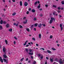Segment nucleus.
<instances>
[{
  "mask_svg": "<svg viewBox=\"0 0 64 64\" xmlns=\"http://www.w3.org/2000/svg\"><path fill=\"white\" fill-rule=\"evenodd\" d=\"M51 20H50V24H51L52 23V21H53V20L54 21H55V19L54 18H53L52 17L51 18Z\"/></svg>",
  "mask_w": 64,
  "mask_h": 64,
  "instance_id": "nucleus-1",
  "label": "nucleus"
},
{
  "mask_svg": "<svg viewBox=\"0 0 64 64\" xmlns=\"http://www.w3.org/2000/svg\"><path fill=\"white\" fill-rule=\"evenodd\" d=\"M59 63L60 64H63V63H64V60H63V61H62V59H60L59 60Z\"/></svg>",
  "mask_w": 64,
  "mask_h": 64,
  "instance_id": "nucleus-2",
  "label": "nucleus"
},
{
  "mask_svg": "<svg viewBox=\"0 0 64 64\" xmlns=\"http://www.w3.org/2000/svg\"><path fill=\"white\" fill-rule=\"evenodd\" d=\"M3 52H4V54H6V48L5 47H4L3 48Z\"/></svg>",
  "mask_w": 64,
  "mask_h": 64,
  "instance_id": "nucleus-3",
  "label": "nucleus"
},
{
  "mask_svg": "<svg viewBox=\"0 0 64 64\" xmlns=\"http://www.w3.org/2000/svg\"><path fill=\"white\" fill-rule=\"evenodd\" d=\"M56 11H54V12L53 13V14L54 15L56 16H57V15H58V14H56Z\"/></svg>",
  "mask_w": 64,
  "mask_h": 64,
  "instance_id": "nucleus-4",
  "label": "nucleus"
},
{
  "mask_svg": "<svg viewBox=\"0 0 64 64\" xmlns=\"http://www.w3.org/2000/svg\"><path fill=\"white\" fill-rule=\"evenodd\" d=\"M3 59L4 60V62H6V63H7V64L8 63V61L7 60L4 58H3Z\"/></svg>",
  "mask_w": 64,
  "mask_h": 64,
  "instance_id": "nucleus-5",
  "label": "nucleus"
},
{
  "mask_svg": "<svg viewBox=\"0 0 64 64\" xmlns=\"http://www.w3.org/2000/svg\"><path fill=\"white\" fill-rule=\"evenodd\" d=\"M3 57L4 58H7L8 57L6 54H4L3 55Z\"/></svg>",
  "mask_w": 64,
  "mask_h": 64,
  "instance_id": "nucleus-6",
  "label": "nucleus"
},
{
  "mask_svg": "<svg viewBox=\"0 0 64 64\" xmlns=\"http://www.w3.org/2000/svg\"><path fill=\"white\" fill-rule=\"evenodd\" d=\"M0 62H1L2 63H3V59L1 58V56H0Z\"/></svg>",
  "mask_w": 64,
  "mask_h": 64,
  "instance_id": "nucleus-7",
  "label": "nucleus"
},
{
  "mask_svg": "<svg viewBox=\"0 0 64 64\" xmlns=\"http://www.w3.org/2000/svg\"><path fill=\"white\" fill-rule=\"evenodd\" d=\"M24 5L25 6H27L28 5V3L27 2H25L24 3Z\"/></svg>",
  "mask_w": 64,
  "mask_h": 64,
  "instance_id": "nucleus-8",
  "label": "nucleus"
},
{
  "mask_svg": "<svg viewBox=\"0 0 64 64\" xmlns=\"http://www.w3.org/2000/svg\"><path fill=\"white\" fill-rule=\"evenodd\" d=\"M41 26H42V24H39L38 25V26L39 28H41Z\"/></svg>",
  "mask_w": 64,
  "mask_h": 64,
  "instance_id": "nucleus-9",
  "label": "nucleus"
},
{
  "mask_svg": "<svg viewBox=\"0 0 64 64\" xmlns=\"http://www.w3.org/2000/svg\"><path fill=\"white\" fill-rule=\"evenodd\" d=\"M20 6H22V1H20Z\"/></svg>",
  "mask_w": 64,
  "mask_h": 64,
  "instance_id": "nucleus-10",
  "label": "nucleus"
},
{
  "mask_svg": "<svg viewBox=\"0 0 64 64\" xmlns=\"http://www.w3.org/2000/svg\"><path fill=\"white\" fill-rule=\"evenodd\" d=\"M27 21H28V20H26V21L24 22L23 23L24 24H26L27 23Z\"/></svg>",
  "mask_w": 64,
  "mask_h": 64,
  "instance_id": "nucleus-11",
  "label": "nucleus"
},
{
  "mask_svg": "<svg viewBox=\"0 0 64 64\" xmlns=\"http://www.w3.org/2000/svg\"><path fill=\"white\" fill-rule=\"evenodd\" d=\"M47 52L48 53L50 54L51 53V52L49 50H47Z\"/></svg>",
  "mask_w": 64,
  "mask_h": 64,
  "instance_id": "nucleus-12",
  "label": "nucleus"
},
{
  "mask_svg": "<svg viewBox=\"0 0 64 64\" xmlns=\"http://www.w3.org/2000/svg\"><path fill=\"white\" fill-rule=\"evenodd\" d=\"M39 37L40 38V39H41V34H40L39 35Z\"/></svg>",
  "mask_w": 64,
  "mask_h": 64,
  "instance_id": "nucleus-13",
  "label": "nucleus"
},
{
  "mask_svg": "<svg viewBox=\"0 0 64 64\" xmlns=\"http://www.w3.org/2000/svg\"><path fill=\"white\" fill-rule=\"evenodd\" d=\"M29 54V55H33V53L32 52V53H30V52H29L28 53Z\"/></svg>",
  "mask_w": 64,
  "mask_h": 64,
  "instance_id": "nucleus-14",
  "label": "nucleus"
},
{
  "mask_svg": "<svg viewBox=\"0 0 64 64\" xmlns=\"http://www.w3.org/2000/svg\"><path fill=\"white\" fill-rule=\"evenodd\" d=\"M50 61L52 62H53V59H52L51 58H50Z\"/></svg>",
  "mask_w": 64,
  "mask_h": 64,
  "instance_id": "nucleus-15",
  "label": "nucleus"
},
{
  "mask_svg": "<svg viewBox=\"0 0 64 64\" xmlns=\"http://www.w3.org/2000/svg\"><path fill=\"white\" fill-rule=\"evenodd\" d=\"M26 30L27 31H28V32H30V29H29V28H26Z\"/></svg>",
  "mask_w": 64,
  "mask_h": 64,
  "instance_id": "nucleus-16",
  "label": "nucleus"
},
{
  "mask_svg": "<svg viewBox=\"0 0 64 64\" xmlns=\"http://www.w3.org/2000/svg\"><path fill=\"white\" fill-rule=\"evenodd\" d=\"M28 42V41L27 40L25 42V44H24V45L25 46L26 45V44H27V43Z\"/></svg>",
  "mask_w": 64,
  "mask_h": 64,
  "instance_id": "nucleus-17",
  "label": "nucleus"
},
{
  "mask_svg": "<svg viewBox=\"0 0 64 64\" xmlns=\"http://www.w3.org/2000/svg\"><path fill=\"white\" fill-rule=\"evenodd\" d=\"M32 12H33V13H34V12H35V10L34 9L32 10Z\"/></svg>",
  "mask_w": 64,
  "mask_h": 64,
  "instance_id": "nucleus-18",
  "label": "nucleus"
},
{
  "mask_svg": "<svg viewBox=\"0 0 64 64\" xmlns=\"http://www.w3.org/2000/svg\"><path fill=\"white\" fill-rule=\"evenodd\" d=\"M9 24H7L6 25V27L7 28H8V27H9Z\"/></svg>",
  "mask_w": 64,
  "mask_h": 64,
  "instance_id": "nucleus-19",
  "label": "nucleus"
},
{
  "mask_svg": "<svg viewBox=\"0 0 64 64\" xmlns=\"http://www.w3.org/2000/svg\"><path fill=\"white\" fill-rule=\"evenodd\" d=\"M51 49L53 51H55V50H56V49H55V48H51Z\"/></svg>",
  "mask_w": 64,
  "mask_h": 64,
  "instance_id": "nucleus-20",
  "label": "nucleus"
},
{
  "mask_svg": "<svg viewBox=\"0 0 64 64\" xmlns=\"http://www.w3.org/2000/svg\"><path fill=\"white\" fill-rule=\"evenodd\" d=\"M12 28H10V29H9L8 30V31H10V32H11L12 31Z\"/></svg>",
  "mask_w": 64,
  "mask_h": 64,
  "instance_id": "nucleus-21",
  "label": "nucleus"
},
{
  "mask_svg": "<svg viewBox=\"0 0 64 64\" xmlns=\"http://www.w3.org/2000/svg\"><path fill=\"white\" fill-rule=\"evenodd\" d=\"M33 64H36V61L34 60L33 61Z\"/></svg>",
  "mask_w": 64,
  "mask_h": 64,
  "instance_id": "nucleus-22",
  "label": "nucleus"
},
{
  "mask_svg": "<svg viewBox=\"0 0 64 64\" xmlns=\"http://www.w3.org/2000/svg\"><path fill=\"white\" fill-rule=\"evenodd\" d=\"M40 4H39V5L38 6V9H39V8H40Z\"/></svg>",
  "mask_w": 64,
  "mask_h": 64,
  "instance_id": "nucleus-23",
  "label": "nucleus"
},
{
  "mask_svg": "<svg viewBox=\"0 0 64 64\" xmlns=\"http://www.w3.org/2000/svg\"><path fill=\"white\" fill-rule=\"evenodd\" d=\"M19 27H20V28H23V26L21 25H19Z\"/></svg>",
  "mask_w": 64,
  "mask_h": 64,
  "instance_id": "nucleus-24",
  "label": "nucleus"
},
{
  "mask_svg": "<svg viewBox=\"0 0 64 64\" xmlns=\"http://www.w3.org/2000/svg\"><path fill=\"white\" fill-rule=\"evenodd\" d=\"M2 29H3L2 26H0V30H2Z\"/></svg>",
  "mask_w": 64,
  "mask_h": 64,
  "instance_id": "nucleus-25",
  "label": "nucleus"
},
{
  "mask_svg": "<svg viewBox=\"0 0 64 64\" xmlns=\"http://www.w3.org/2000/svg\"><path fill=\"white\" fill-rule=\"evenodd\" d=\"M5 42L6 43V44H8V41L7 40H5Z\"/></svg>",
  "mask_w": 64,
  "mask_h": 64,
  "instance_id": "nucleus-26",
  "label": "nucleus"
},
{
  "mask_svg": "<svg viewBox=\"0 0 64 64\" xmlns=\"http://www.w3.org/2000/svg\"><path fill=\"white\" fill-rule=\"evenodd\" d=\"M37 26H38V24H34L35 27H36Z\"/></svg>",
  "mask_w": 64,
  "mask_h": 64,
  "instance_id": "nucleus-27",
  "label": "nucleus"
},
{
  "mask_svg": "<svg viewBox=\"0 0 64 64\" xmlns=\"http://www.w3.org/2000/svg\"><path fill=\"white\" fill-rule=\"evenodd\" d=\"M16 12L12 14V16H14V15H16Z\"/></svg>",
  "mask_w": 64,
  "mask_h": 64,
  "instance_id": "nucleus-28",
  "label": "nucleus"
},
{
  "mask_svg": "<svg viewBox=\"0 0 64 64\" xmlns=\"http://www.w3.org/2000/svg\"><path fill=\"white\" fill-rule=\"evenodd\" d=\"M62 5H64V1H62Z\"/></svg>",
  "mask_w": 64,
  "mask_h": 64,
  "instance_id": "nucleus-29",
  "label": "nucleus"
},
{
  "mask_svg": "<svg viewBox=\"0 0 64 64\" xmlns=\"http://www.w3.org/2000/svg\"><path fill=\"white\" fill-rule=\"evenodd\" d=\"M37 4V2H36L34 3V5H36Z\"/></svg>",
  "mask_w": 64,
  "mask_h": 64,
  "instance_id": "nucleus-30",
  "label": "nucleus"
},
{
  "mask_svg": "<svg viewBox=\"0 0 64 64\" xmlns=\"http://www.w3.org/2000/svg\"><path fill=\"white\" fill-rule=\"evenodd\" d=\"M0 24H2L3 23V20H1L0 21Z\"/></svg>",
  "mask_w": 64,
  "mask_h": 64,
  "instance_id": "nucleus-31",
  "label": "nucleus"
},
{
  "mask_svg": "<svg viewBox=\"0 0 64 64\" xmlns=\"http://www.w3.org/2000/svg\"><path fill=\"white\" fill-rule=\"evenodd\" d=\"M26 51L27 52H28V49L27 48L26 49Z\"/></svg>",
  "mask_w": 64,
  "mask_h": 64,
  "instance_id": "nucleus-32",
  "label": "nucleus"
},
{
  "mask_svg": "<svg viewBox=\"0 0 64 64\" xmlns=\"http://www.w3.org/2000/svg\"><path fill=\"white\" fill-rule=\"evenodd\" d=\"M34 26V24L32 25L31 26H30V28H32Z\"/></svg>",
  "mask_w": 64,
  "mask_h": 64,
  "instance_id": "nucleus-33",
  "label": "nucleus"
},
{
  "mask_svg": "<svg viewBox=\"0 0 64 64\" xmlns=\"http://www.w3.org/2000/svg\"><path fill=\"white\" fill-rule=\"evenodd\" d=\"M3 23L4 24H6V22L4 21V22H3Z\"/></svg>",
  "mask_w": 64,
  "mask_h": 64,
  "instance_id": "nucleus-34",
  "label": "nucleus"
},
{
  "mask_svg": "<svg viewBox=\"0 0 64 64\" xmlns=\"http://www.w3.org/2000/svg\"><path fill=\"white\" fill-rule=\"evenodd\" d=\"M32 39L33 40H34V41H35V38H32Z\"/></svg>",
  "mask_w": 64,
  "mask_h": 64,
  "instance_id": "nucleus-35",
  "label": "nucleus"
},
{
  "mask_svg": "<svg viewBox=\"0 0 64 64\" xmlns=\"http://www.w3.org/2000/svg\"><path fill=\"white\" fill-rule=\"evenodd\" d=\"M58 10H60V9H61V8L60 7H58Z\"/></svg>",
  "mask_w": 64,
  "mask_h": 64,
  "instance_id": "nucleus-36",
  "label": "nucleus"
},
{
  "mask_svg": "<svg viewBox=\"0 0 64 64\" xmlns=\"http://www.w3.org/2000/svg\"><path fill=\"white\" fill-rule=\"evenodd\" d=\"M24 59V58H22V59H21L20 60V61H23V60Z\"/></svg>",
  "mask_w": 64,
  "mask_h": 64,
  "instance_id": "nucleus-37",
  "label": "nucleus"
},
{
  "mask_svg": "<svg viewBox=\"0 0 64 64\" xmlns=\"http://www.w3.org/2000/svg\"><path fill=\"white\" fill-rule=\"evenodd\" d=\"M34 21H36V18H34Z\"/></svg>",
  "mask_w": 64,
  "mask_h": 64,
  "instance_id": "nucleus-38",
  "label": "nucleus"
},
{
  "mask_svg": "<svg viewBox=\"0 0 64 64\" xmlns=\"http://www.w3.org/2000/svg\"><path fill=\"white\" fill-rule=\"evenodd\" d=\"M56 6H55L54 5H53V7H54V8H56Z\"/></svg>",
  "mask_w": 64,
  "mask_h": 64,
  "instance_id": "nucleus-39",
  "label": "nucleus"
},
{
  "mask_svg": "<svg viewBox=\"0 0 64 64\" xmlns=\"http://www.w3.org/2000/svg\"><path fill=\"white\" fill-rule=\"evenodd\" d=\"M29 51L30 52H31L32 51V50H31V49H30L29 50Z\"/></svg>",
  "mask_w": 64,
  "mask_h": 64,
  "instance_id": "nucleus-40",
  "label": "nucleus"
},
{
  "mask_svg": "<svg viewBox=\"0 0 64 64\" xmlns=\"http://www.w3.org/2000/svg\"><path fill=\"white\" fill-rule=\"evenodd\" d=\"M29 11H27L26 12V14H29Z\"/></svg>",
  "mask_w": 64,
  "mask_h": 64,
  "instance_id": "nucleus-41",
  "label": "nucleus"
},
{
  "mask_svg": "<svg viewBox=\"0 0 64 64\" xmlns=\"http://www.w3.org/2000/svg\"><path fill=\"white\" fill-rule=\"evenodd\" d=\"M60 27H62V25L61 24H60Z\"/></svg>",
  "mask_w": 64,
  "mask_h": 64,
  "instance_id": "nucleus-42",
  "label": "nucleus"
},
{
  "mask_svg": "<svg viewBox=\"0 0 64 64\" xmlns=\"http://www.w3.org/2000/svg\"><path fill=\"white\" fill-rule=\"evenodd\" d=\"M30 10H31V8H29L28 10L30 11Z\"/></svg>",
  "mask_w": 64,
  "mask_h": 64,
  "instance_id": "nucleus-43",
  "label": "nucleus"
},
{
  "mask_svg": "<svg viewBox=\"0 0 64 64\" xmlns=\"http://www.w3.org/2000/svg\"><path fill=\"white\" fill-rule=\"evenodd\" d=\"M53 37V36H50V38H52Z\"/></svg>",
  "mask_w": 64,
  "mask_h": 64,
  "instance_id": "nucleus-44",
  "label": "nucleus"
},
{
  "mask_svg": "<svg viewBox=\"0 0 64 64\" xmlns=\"http://www.w3.org/2000/svg\"><path fill=\"white\" fill-rule=\"evenodd\" d=\"M42 25H43L44 26V27H45V26H46V25L45 24H42Z\"/></svg>",
  "mask_w": 64,
  "mask_h": 64,
  "instance_id": "nucleus-45",
  "label": "nucleus"
},
{
  "mask_svg": "<svg viewBox=\"0 0 64 64\" xmlns=\"http://www.w3.org/2000/svg\"><path fill=\"white\" fill-rule=\"evenodd\" d=\"M41 59H43V56H41L40 57Z\"/></svg>",
  "mask_w": 64,
  "mask_h": 64,
  "instance_id": "nucleus-46",
  "label": "nucleus"
},
{
  "mask_svg": "<svg viewBox=\"0 0 64 64\" xmlns=\"http://www.w3.org/2000/svg\"><path fill=\"white\" fill-rule=\"evenodd\" d=\"M61 12V11L60 10H58V13H60Z\"/></svg>",
  "mask_w": 64,
  "mask_h": 64,
  "instance_id": "nucleus-47",
  "label": "nucleus"
},
{
  "mask_svg": "<svg viewBox=\"0 0 64 64\" xmlns=\"http://www.w3.org/2000/svg\"><path fill=\"white\" fill-rule=\"evenodd\" d=\"M60 28H61V30L62 31V30H63V28H62V27H60Z\"/></svg>",
  "mask_w": 64,
  "mask_h": 64,
  "instance_id": "nucleus-48",
  "label": "nucleus"
},
{
  "mask_svg": "<svg viewBox=\"0 0 64 64\" xmlns=\"http://www.w3.org/2000/svg\"><path fill=\"white\" fill-rule=\"evenodd\" d=\"M40 16V17H42V16H43V14H41Z\"/></svg>",
  "mask_w": 64,
  "mask_h": 64,
  "instance_id": "nucleus-49",
  "label": "nucleus"
},
{
  "mask_svg": "<svg viewBox=\"0 0 64 64\" xmlns=\"http://www.w3.org/2000/svg\"><path fill=\"white\" fill-rule=\"evenodd\" d=\"M34 31H36V28H34Z\"/></svg>",
  "mask_w": 64,
  "mask_h": 64,
  "instance_id": "nucleus-50",
  "label": "nucleus"
},
{
  "mask_svg": "<svg viewBox=\"0 0 64 64\" xmlns=\"http://www.w3.org/2000/svg\"><path fill=\"white\" fill-rule=\"evenodd\" d=\"M31 58L32 59H33V56H31Z\"/></svg>",
  "mask_w": 64,
  "mask_h": 64,
  "instance_id": "nucleus-51",
  "label": "nucleus"
},
{
  "mask_svg": "<svg viewBox=\"0 0 64 64\" xmlns=\"http://www.w3.org/2000/svg\"><path fill=\"white\" fill-rule=\"evenodd\" d=\"M45 6L46 7H48V5H47V4H46L45 5Z\"/></svg>",
  "mask_w": 64,
  "mask_h": 64,
  "instance_id": "nucleus-52",
  "label": "nucleus"
},
{
  "mask_svg": "<svg viewBox=\"0 0 64 64\" xmlns=\"http://www.w3.org/2000/svg\"><path fill=\"white\" fill-rule=\"evenodd\" d=\"M14 44H16V42H15V41H14Z\"/></svg>",
  "mask_w": 64,
  "mask_h": 64,
  "instance_id": "nucleus-53",
  "label": "nucleus"
},
{
  "mask_svg": "<svg viewBox=\"0 0 64 64\" xmlns=\"http://www.w3.org/2000/svg\"><path fill=\"white\" fill-rule=\"evenodd\" d=\"M12 1L13 2H15V0H12Z\"/></svg>",
  "mask_w": 64,
  "mask_h": 64,
  "instance_id": "nucleus-54",
  "label": "nucleus"
},
{
  "mask_svg": "<svg viewBox=\"0 0 64 64\" xmlns=\"http://www.w3.org/2000/svg\"><path fill=\"white\" fill-rule=\"evenodd\" d=\"M14 38H15V39H16V40H17V38H16V37H14Z\"/></svg>",
  "mask_w": 64,
  "mask_h": 64,
  "instance_id": "nucleus-55",
  "label": "nucleus"
},
{
  "mask_svg": "<svg viewBox=\"0 0 64 64\" xmlns=\"http://www.w3.org/2000/svg\"><path fill=\"white\" fill-rule=\"evenodd\" d=\"M39 10H40V11H41L42 10V8H40Z\"/></svg>",
  "mask_w": 64,
  "mask_h": 64,
  "instance_id": "nucleus-56",
  "label": "nucleus"
},
{
  "mask_svg": "<svg viewBox=\"0 0 64 64\" xmlns=\"http://www.w3.org/2000/svg\"><path fill=\"white\" fill-rule=\"evenodd\" d=\"M28 46H29V45L28 44H27L26 45V47H28Z\"/></svg>",
  "mask_w": 64,
  "mask_h": 64,
  "instance_id": "nucleus-57",
  "label": "nucleus"
},
{
  "mask_svg": "<svg viewBox=\"0 0 64 64\" xmlns=\"http://www.w3.org/2000/svg\"><path fill=\"white\" fill-rule=\"evenodd\" d=\"M16 26H17V27L18 26V24H16Z\"/></svg>",
  "mask_w": 64,
  "mask_h": 64,
  "instance_id": "nucleus-58",
  "label": "nucleus"
},
{
  "mask_svg": "<svg viewBox=\"0 0 64 64\" xmlns=\"http://www.w3.org/2000/svg\"><path fill=\"white\" fill-rule=\"evenodd\" d=\"M57 46H58V47H59V46H60V44H57Z\"/></svg>",
  "mask_w": 64,
  "mask_h": 64,
  "instance_id": "nucleus-59",
  "label": "nucleus"
},
{
  "mask_svg": "<svg viewBox=\"0 0 64 64\" xmlns=\"http://www.w3.org/2000/svg\"><path fill=\"white\" fill-rule=\"evenodd\" d=\"M36 46H38V44H36Z\"/></svg>",
  "mask_w": 64,
  "mask_h": 64,
  "instance_id": "nucleus-60",
  "label": "nucleus"
},
{
  "mask_svg": "<svg viewBox=\"0 0 64 64\" xmlns=\"http://www.w3.org/2000/svg\"><path fill=\"white\" fill-rule=\"evenodd\" d=\"M59 16L60 18H61V17H62V16L60 15H59Z\"/></svg>",
  "mask_w": 64,
  "mask_h": 64,
  "instance_id": "nucleus-61",
  "label": "nucleus"
},
{
  "mask_svg": "<svg viewBox=\"0 0 64 64\" xmlns=\"http://www.w3.org/2000/svg\"><path fill=\"white\" fill-rule=\"evenodd\" d=\"M2 1L3 2H5V0H2Z\"/></svg>",
  "mask_w": 64,
  "mask_h": 64,
  "instance_id": "nucleus-62",
  "label": "nucleus"
},
{
  "mask_svg": "<svg viewBox=\"0 0 64 64\" xmlns=\"http://www.w3.org/2000/svg\"><path fill=\"white\" fill-rule=\"evenodd\" d=\"M16 23H14V25H16Z\"/></svg>",
  "mask_w": 64,
  "mask_h": 64,
  "instance_id": "nucleus-63",
  "label": "nucleus"
},
{
  "mask_svg": "<svg viewBox=\"0 0 64 64\" xmlns=\"http://www.w3.org/2000/svg\"><path fill=\"white\" fill-rule=\"evenodd\" d=\"M38 56L39 57H40V56H41V55H40V54H38Z\"/></svg>",
  "mask_w": 64,
  "mask_h": 64,
  "instance_id": "nucleus-64",
  "label": "nucleus"
}]
</instances>
